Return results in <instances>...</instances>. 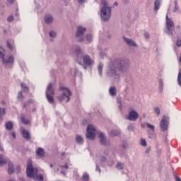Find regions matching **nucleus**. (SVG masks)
I'll return each mask as SVG.
<instances>
[{"mask_svg": "<svg viewBox=\"0 0 181 181\" xmlns=\"http://www.w3.org/2000/svg\"><path fill=\"white\" fill-rule=\"evenodd\" d=\"M49 36L50 37H56V32L54 31L49 32Z\"/></svg>", "mask_w": 181, "mask_h": 181, "instance_id": "obj_43", "label": "nucleus"}, {"mask_svg": "<svg viewBox=\"0 0 181 181\" xmlns=\"http://www.w3.org/2000/svg\"><path fill=\"white\" fill-rule=\"evenodd\" d=\"M110 136H118L119 135V131L118 130H111L109 132Z\"/></svg>", "mask_w": 181, "mask_h": 181, "instance_id": "obj_25", "label": "nucleus"}, {"mask_svg": "<svg viewBox=\"0 0 181 181\" xmlns=\"http://www.w3.org/2000/svg\"><path fill=\"white\" fill-rule=\"evenodd\" d=\"M59 91H62V94L57 97V99L60 103L65 101L69 103L70 101V98L71 97V91L67 87H60Z\"/></svg>", "mask_w": 181, "mask_h": 181, "instance_id": "obj_3", "label": "nucleus"}, {"mask_svg": "<svg viewBox=\"0 0 181 181\" xmlns=\"http://www.w3.org/2000/svg\"><path fill=\"white\" fill-rule=\"evenodd\" d=\"M13 16H9L8 18H7V22H13Z\"/></svg>", "mask_w": 181, "mask_h": 181, "instance_id": "obj_42", "label": "nucleus"}, {"mask_svg": "<svg viewBox=\"0 0 181 181\" xmlns=\"http://www.w3.org/2000/svg\"><path fill=\"white\" fill-rule=\"evenodd\" d=\"M117 101L118 104H122L121 98H117Z\"/></svg>", "mask_w": 181, "mask_h": 181, "instance_id": "obj_53", "label": "nucleus"}, {"mask_svg": "<svg viewBox=\"0 0 181 181\" xmlns=\"http://www.w3.org/2000/svg\"><path fill=\"white\" fill-rule=\"evenodd\" d=\"M61 168H62L63 169H69V165L66 163L64 165H62Z\"/></svg>", "mask_w": 181, "mask_h": 181, "instance_id": "obj_48", "label": "nucleus"}, {"mask_svg": "<svg viewBox=\"0 0 181 181\" xmlns=\"http://www.w3.org/2000/svg\"><path fill=\"white\" fill-rule=\"evenodd\" d=\"M27 102L29 103V104H32V103H35V100L33 99H30Z\"/></svg>", "mask_w": 181, "mask_h": 181, "instance_id": "obj_50", "label": "nucleus"}, {"mask_svg": "<svg viewBox=\"0 0 181 181\" xmlns=\"http://www.w3.org/2000/svg\"><path fill=\"white\" fill-rule=\"evenodd\" d=\"M175 6L173 12H177L179 11V5L177 4V0L174 1Z\"/></svg>", "mask_w": 181, "mask_h": 181, "instance_id": "obj_31", "label": "nucleus"}, {"mask_svg": "<svg viewBox=\"0 0 181 181\" xmlns=\"http://www.w3.org/2000/svg\"><path fill=\"white\" fill-rule=\"evenodd\" d=\"M127 129H128V131H132V132H134V126L130 125L127 127Z\"/></svg>", "mask_w": 181, "mask_h": 181, "instance_id": "obj_44", "label": "nucleus"}, {"mask_svg": "<svg viewBox=\"0 0 181 181\" xmlns=\"http://www.w3.org/2000/svg\"><path fill=\"white\" fill-rule=\"evenodd\" d=\"M18 98L19 100H23V95L22 94V90L18 92Z\"/></svg>", "mask_w": 181, "mask_h": 181, "instance_id": "obj_40", "label": "nucleus"}, {"mask_svg": "<svg viewBox=\"0 0 181 181\" xmlns=\"http://www.w3.org/2000/svg\"><path fill=\"white\" fill-rule=\"evenodd\" d=\"M76 141L77 144H82L83 142H84V139H83V137H81V136L80 135H76Z\"/></svg>", "mask_w": 181, "mask_h": 181, "instance_id": "obj_30", "label": "nucleus"}, {"mask_svg": "<svg viewBox=\"0 0 181 181\" xmlns=\"http://www.w3.org/2000/svg\"><path fill=\"white\" fill-rule=\"evenodd\" d=\"M7 1L8 2V4H13V2H15V0H7Z\"/></svg>", "mask_w": 181, "mask_h": 181, "instance_id": "obj_56", "label": "nucleus"}, {"mask_svg": "<svg viewBox=\"0 0 181 181\" xmlns=\"http://www.w3.org/2000/svg\"><path fill=\"white\" fill-rule=\"evenodd\" d=\"M159 88H160V92L162 93L163 91V81L162 79H160L158 81Z\"/></svg>", "mask_w": 181, "mask_h": 181, "instance_id": "obj_32", "label": "nucleus"}, {"mask_svg": "<svg viewBox=\"0 0 181 181\" xmlns=\"http://www.w3.org/2000/svg\"><path fill=\"white\" fill-rule=\"evenodd\" d=\"M33 179H35V180H37V181L44 180L43 175H42V174H36L35 176L33 177Z\"/></svg>", "mask_w": 181, "mask_h": 181, "instance_id": "obj_27", "label": "nucleus"}, {"mask_svg": "<svg viewBox=\"0 0 181 181\" xmlns=\"http://www.w3.org/2000/svg\"><path fill=\"white\" fill-rule=\"evenodd\" d=\"M166 28L167 30L165 31V33L168 35H170L171 36H173V30H175V23H173V21L166 16Z\"/></svg>", "mask_w": 181, "mask_h": 181, "instance_id": "obj_7", "label": "nucleus"}, {"mask_svg": "<svg viewBox=\"0 0 181 181\" xmlns=\"http://www.w3.org/2000/svg\"><path fill=\"white\" fill-rule=\"evenodd\" d=\"M0 59H1L3 64H13L15 62L13 56H6L2 51H0Z\"/></svg>", "mask_w": 181, "mask_h": 181, "instance_id": "obj_8", "label": "nucleus"}, {"mask_svg": "<svg viewBox=\"0 0 181 181\" xmlns=\"http://www.w3.org/2000/svg\"><path fill=\"white\" fill-rule=\"evenodd\" d=\"M101 5H103L100 11L101 19L104 22H107L111 18V7L107 6L105 0L101 1Z\"/></svg>", "mask_w": 181, "mask_h": 181, "instance_id": "obj_2", "label": "nucleus"}, {"mask_svg": "<svg viewBox=\"0 0 181 181\" xmlns=\"http://www.w3.org/2000/svg\"><path fill=\"white\" fill-rule=\"evenodd\" d=\"M5 127L8 131H12V129H13V123H12V122H8L6 123Z\"/></svg>", "mask_w": 181, "mask_h": 181, "instance_id": "obj_24", "label": "nucleus"}, {"mask_svg": "<svg viewBox=\"0 0 181 181\" xmlns=\"http://www.w3.org/2000/svg\"><path fill=\"white\" fill-rule=\"evenodd\" d=\"M19 180L20 181H25V180H23V178H20Z\"/></svg>", "mask_w": 181, "mask_h": 181, "instance_id": "obj_63", "label": "nucleus"}, {"mask_svg": "<svg viewBox=\"0 0 181 181\" xmlns=\"http://www.w3.org/2000/svg\"><path fill=\"white\" fill-rule=\"evenodd\" d=\"M84 40V37H81V39L78 40V42H83Z\"/></svg>", "mask_w": 181, "mask_h": 181, "instance_id": "obj_61", "label": "nucleus"}, {"mask_svg": "<svg viewBox=\"0 0 181 181\" xmlns=\"http://www.w3.org/2000/svg\"><path fill=\"white\" fill-rule=\"evenodd\" d=\"M140 145H141V146H146L148 145V144L146 143V140H145L144 139H141Z\"/></svg>", "mask_w": 181, "mask_h": 181, "instance_id": "obj_36", "label": "nucleus"}, {"mask_svg": "<svg viewBox=\"0 0 181 181\" xmlns=\"http://www.w3.org/2000/svg\"><path fill=\"white\" fill-rule=\"evenodd\" d=\"M98 135L100 139L101 145H103L104 146H108V145H110V143L107 141V137L104 133L100 132Z\"/></svg>", "mask_w": 181, "mask_h": 181, "instance_id": "obj_12", "label": "nucleus"}, {"mask_svg": "<svg viewBox=\"0 0 181 181\" xmlns=\"http://www.w3.org/2000/svg\"><path fill=\"white\" fill-rule=\"evenodd\" d=\"M122 108V103L119 104V110H121Z\"/></svg>", "mask_w": 181, "mask_h": 181, "instance_id": "obj_58", "label": "nucleus"}, {"mask_svg": "<svg viewBox=\"0 0 181 181\" xmlns=\"http://www.w3.org/2000/svg\"><path fill=\"white\" fill-rule=\"evenodd\" d=\"M83 68L86 69L87 67H90V66H93L94 64V60L90 57L88 55H85L82 57Z\"/></svg>", "mask_w": 181, "mask_h": 181, "instance_id": "obj_9", "label": "nucleus"}, {"mask_svg": "<svg viewBox=\"0 0 181 181\" xmlns=\"http://www.w3.org/2000/svg\"><path fill=\"white\" fill-rule=\"evenodd\" d=\"M36 155L38 158H44L45 157V149L43 148H38L35 151Z\"/></svg>", "mask_w": 181, "mask_h": 181, "instance_id": "obj_16", "label": "nucleus"}, {"mask_svg": "<svg viewBox=\"0 0 181 181\" xmlns=\"http://www.w3.org/2000/svg\"><path fill=\"white\" fill-rule=\"evenodd\" d=\"M177 82L179 86H181V72L180 71L177 76Z\"/></svg>", "mask_w": 181, "mask_h": 181, "instance_id": "obj_39", "label": "nucleus"}, {"mask_svg": "<svg viewBox=\"0 0 181 181\" xmlns=\"http://www.w3.org/2000/svg\"><path fill=\"white\" fill-rule=\"evenodd\" d=\"M11 136H13V138L15 139V138H16V134L15 132H12Z\"/></svg>", "mask_w": 181, "mask_h": 181, "instance_id": "obj_54", "label": "nucleus"}, {"mask_svg": "<svg viewBox=\"0 0 181 181\" xmlns=\"http://www.w3.org/2000/svg\"><path fill=\"white\" fill-rule=\"evenodd\" d=\"M103 67H104V64L100 62L98 66V70L99 71L100 76H103Z\"/></svg>", "mask_w": 181, "mask_h": 181, "instance_id": "obj_29", "label": "nucleus"}, {"mask_svg": "<svg viewBox=\"0 0 181 181\" xmlns=\"http://www.w3.org/2000/svg\"><path fill=\"white\" fill-rule=\"evenodd\" d=\"M131 66L129 59L127 58H117L110 62L106 71L107 78H110L112 83L121 81V74L127 73Z\"/></svg>", "mask_w": 181, "mask_h": 181, "instance_id": "obj_1", "label": "nucleus"}, {"mask_svg": "<svg viewBox=\"0 0 181 181\" xmlns=\"http://www.w3.org/2000/svg\"><path fill=\"white\" fill-rule=\"evenodd\" d=\"M45 22L47 25H49L50 23H52V22H53V16L50 15V14H46L45 16Z\"/></svg>", "mask_w": 181, "mask_h": 181, "instance_id": "obj_17", "label": "nucleus"}, {"mask_svg": "<svg viewBox=\"0 0 181 181\" xmlns=\"http://www.w3.org/2000/svg\"><path fill=\"white\" fill-rule=\"evenodd\" d=\"M139 117L138 112L132 110L129 112V115L126 117L129 121H136Z\"/></svg>", "mask_w": 181, "mask_h": 181, "instance_id": "obj_10", "label": "nucleus"}, {"mask_svg": "<svg viewBox=\"0 0 181 181\" xmlns=\"http://www.w3.org/2000/svg\"><path fill=\"white\" fill-rule=\"evenodd\" d=\"M176 30H180V25H177L176 27Z\"/></svg>", "mask_w": 181, "mask_h": 181, "instance_id": "obj_60", "label": "nucleus"}, {"mask_svg": "<svg viewBox=\"0 0 181 181\" xmlns=\"http://www.w3.org/2000/svg\"><path fill=\"white\" fill-rule=\"evenodd\" d=\"M78 2H80V4H83L86 2V0H78Z\"/></svg>", "mask_w": 181, "mask_h": 181, "instance_id": "obj_59", "label": "nucleus"}, {"mask_svg": "<svg viewBox=\"0 0 181 181\" xmlns=\"http://www.w3.org/2000/svg\"><path fill=\"white\" fill-rule=\"evenodd\" d=\"M38 170L36 168H33V163L32 160L29 159L27 163L26 173L28 177L30 179L35 177L37 175Z\"/></svg>", "mask_w": 181, "mask_h": 181, "instance_id": "obj_4", "label": "nucleus"}, {"mask_svg": "<svg viewBox=\"0 0 181 181\" xmlns=\"http://www.w3.org/2000/svg\"><path fill=\"white\" fill-rule=\"evenodd\" d=\"M90 179V175H88V174H84L82 176V180L83 181H88Z\"/></svg>", "mask_w": 181, "mask_h": 181, "instance_id": "obj_34", "label": "nucleus"}, {"mask_svg": "<svg viewBox=\"0 0 181 181\" xmlns=\"http://www.w3.org/2000/svg\"><path fill=\"white\" fill-rule=\"evenodd\" d=\"M100 162H101L102 163H104L106 162L107 158H106L105 156H102L100 157Z\"/></svg>", "mask_w": 181, "mask_h": 181, "instance_id": "obj_41", "label": "nucleus"}, {"mask_svg": "<svg viewBox=\"0 0 181 181\" xmlns=\"http://www.w3.org/2000/svg\"><path fill=\"white\" fill-rule=\"evenodd\" d=\"M21 134L23 135V137L25 138V139H31L30 133H29L28 131H26V129H22Z\"/></svg>", "mask_w": 181, "mask_h": 181, "instance_id": "obj_18", "label": "nucleus"}, {"mask_svg": "<svg viewBox=\"0 0 181 181\" xmlns=\"http://www.w3.org/2000/svg\"><path fill=\"white\" fill-rule=\"evenodd\" d=\"M154 112L158 116L160 115V109L158 107L154 108Z\"/></svg>", "mask_w": 181, "mask_h": 181, "instance_id": "obj_38", "label": "nucleus"}, {"mask_svg": "<svg viewBox=\"0 0 181 181\" xmlns=\"http://www.w3.org/2000/svg\"><path fill=\"white\" fill-rule=\"evenodd\" d=\"M109 94L111 97H115V95H117V88L115 86L110 87Z\"/></svg>", "mask_w": 181, "mask_h": 181, "instance_id": "obj_19", "label": "nucleus"}, {"mask_svg": "<svg viewBox=\"0 0 181 181\" xmlns=\"http://www.w3.org/2000/svg\"><path fill=\"white\" fill-rule=\"evenodd\" d=\"M176 45L177 46V47H181V40H177Z\"/></svg>", "mask_w": 181, "mask_h": 181, "instance_id": "obj_45", "label": "nucleus"}, {"mask_svg": "<svg viewBox=\"0 0 181 181\" xmlns=\"http://www.w3.org/2000/svg\"><path fill=\"white\" fill-rule=\"evenodd\" d=\"M86 138L90 141H94V139H95V134L97 132V129L94 125L88 124L86 129Z\"/></svg>", "mask_w": 181, "mask_h": 181, "instance_id": "obj_6", "label": "nucleus"}, {"mask_svg": "<svg viewBox=\"0 0 181 181\" xmlns=\"http://www.w3.org/2000/svg\"><path fill=\"white\" fill-rule=\"evenodd\" d=\"M5 114H6L5 108L0 107V124H1V122H2V120L4 119V118L2 117H4V115H5Z\"/></svg>", "mask_w": 181, "mask_h": 181, "instance_id": "obj_28", "label": "nucleus"}, {"mask_svg": "<svg viewBox=\"0 0 181 181\" xmlns=\"http://www.w3.org/2000/svg\"><path fill=\"white\" fill-rule=\"evenodd\" d=\"M21 122L23 124H25V125H28L29 124V121L26 119L25 117H21Z\"/></svg>", "mask_w": 181, "mask_h": 181, "instance_id": "obj_35", "label": "nucleus"}, {"mask_svg": "<svg viewBox=\"0 0 181 181\" xmlns=\"http://www.w3.org/2000/svg\"><path fill=\"white\" fill-rule=\"evenodd\" d=\"M7 47H8V49H11L12 50V45H11V43L9 42L7 43Z\"/></svg>", "mask_w": 181, "mask_h": 181, "instance_id": "obj_52", "label": "nucleus"}, {"mask_svg": "<svg viewBox=\"0 0 181 181\" xmlns=\"http://www.w3.org/2000/svg\"><path fill=\"white\" fill-rule=\"evenodd\" d=\"M86 39L87 40V42H92L93 41V35H91V34H88L86 35Z\"/></svg>", "mask_w": 181, "mask_h": 181, "instance_id": "obj_37", "label": "nucleus"}, {"mask_svg": "<svg viewBox=\"0 0 181 181\" xmlns=\"http://www.w3.org/2000/svg\"><path fill=\"white\" fill-rule=\"evenodd\" d=\"M8 163V159L4 158V156L0 154V166L2 167L4 165H6Z\"/></svg>", "mask_w": 181, "mask_h": 181, "instance_id": "obj_21", "label": "nucleus"}, {"mask_svg": "<svg viewBox=\"0 0 181 181\" xmlns=\"http://www.w3.org/2000/svg\"><path fill=\"white\" fill-rule=\"evenodd\" d=\"M114 5L115 6H118V2H115Z\"/></svg>", "mask_w": 181, "mask_h": 181, "instance_id": "obj_62", "label": "nucleus"}, {"mask_svg": "<svg viewBox=\"0 0 181 181\" xmlns=\"http://www.w3.org/2000/svg\"><path fill=\"white\" fill-rule=\"evenodd\" d=\"M96 172H99V173H101V169H100V167H98V165H96Z\"/></svg>", "mask_w": 181, "mask_h": 181, "instance_id": "obj_47", "label": "nucleus"}, {"mask_svg": "<svg viewBox=\"0 0 181 181\" xmlns=\"http://www.w3.org/2000/svg\"><path fill=\"white\" fill-rule=\"evenodd\" d=\"M74 53L77 57L76 62H78V64H80V62H81V57H83V52H81L80 47H76Z\"/></svg>", "mask_w": 181, "mask_h": 181, "instance_id": "obj_13", "label": "nucleus"}, {"mask_svg": "<svg viewBox=\"0 0 181 181\" xmlns=\"http://www.w3.org/2000/svg\"><path fill=\"white\" fill-rule=\"evenodd\" d=\"M168 119H169V117L168 116H163L162 117L161 122L160 123V127L163 132H165V131L168 129Z\"/></svg>", "mask_w": 181, "mask_h": 181, "instance_id": "obj_11", "label": "nucleus"}, {"mask_svg": "<svg viewBox=\"0 0 181 181\" xmlns=\"http://www.w3.org/2000/svg\"><path fill=\"white\" fill-rule=\"evenodd\" d=\"M175 181H181V179H180V177H177V176H175Z\"/></svg>", "mask_w": 181, "mask_h": 181, "instance_id": "obj_55", "label": "nucleus"}, {"mask_svg": "<svg viewBox=\"0 0 181 181\" xmlns=\"http://www.w3.org/2000/svg\"><path fill=\"white\" fill-rule=\"evenodd\" d=\"M123 39L127 45H128L129 46H131L132 47H138V45L132 39L127 38L125 37H123Z\"/></svg>", "mask_w": 181, "mask_h": 181, "instance_id": "obj_15", "label": "nucleus"}, {"mask_svg": "<svg viewBox=\"0 0 181 181\" xmlns=\"http://www.w3.org/2000/svg\"><path fill=\"white\" fill-rule=\"evenodd\" d=\"M144 37H145V39H149V33H146L144 34Z\"/></svg>", "mask_w": 181, "mask_h": 181, "instance_id": "obj_49", "label": "nucleus"}, {"mask_svg": "<svg viewBox=\"0 0 181 181\" xmlns=\"http://www.w3.org/2000/svg\"><path fill=\"white\" fill-rule=\"evenodd\" d=\"M15 16H19V13H16L15 14Z\"/></svg>", "mask_w": 181, "mask_h": 181, "instance_id": "obj_64", "label": "nucleus"}, {"mask_svg": "<svg viewBox=\"0 0 181 181\" xmlns=\"http://www.w3.org/2000/svg\"><path fill=\"white\" fill-rule=\"evenodd\" d=\"M160 2H162V0H155L154 11L156 12H158V11H159V8H160Z\"/></svg>", "mask_w": 181, "mask_h": 181, "instance_id": "obj_20", "label": "nucleus"}, {"mask_svg": "<svg viewBox=\"0 0 181 181\" xmlns=\"http://www.w3.org/2000/svg\"><path fill=\"white\" fill-rule=\"evenodd\" d=\"M15 172V168H13V164L12 163H8V175H12Z\"/></svg>", "mask_w": 181, "mask_h": 181, "instance_id": "obj_22", "label": "nucleus"}, {"mask_svg": "<svg viewBox=\"0 0 181 181\" xmlns=\"http://www.w3.org/2000/svg\"><path fill=\"white\" fill-rule=\"evenodd\" d=\"M54 89H53V83H49L46 91V98L49 104L54 103Z\"/></svg>", "mask_w": 181, "mask_h": 181, "instance_id": "obj_5", "label": "nucleus"}, {"mask_svg": "<svg viewBox=\"0 0 181 181\" xmlns=\"http://www.w3.org/2000/svg\"><path fill=\"white\" fill-rule=\"evenodd\" d=\"M28 105H29V102L28 101L25 102L23 105V108H26V107H28Z\"/></svg>", "mask_w": 181, "mask_h": 181, "instance_id": "obj_46", "label": "nucleus"}, {"mask_svg": "<svg viewBox=\"0 0 181 181\" xmlns=\"http://www.w3.org/2000/svg\"><path fill=\"white\" fill-rule=\"evenodd\" d=\"M21 87L24 93H29V86H27L26 83H22Z\"/></svg>", "mask_w": 181, "mask_h": 181, "instance_id": "obj_26", "label": "nucleus"}, {"mask_svg": "<svg viewBox=\"0 0 181 181\" xmlns=\"http://www.w3.org/2000/svg\"><path fill=\"white\" fill-rule=\"evenodd\" d=\"M16 171H17L18 173H19V172H21V166L18 165L16 167Z\"/></svg>", "mask_w": 181, "mask_h": 181, "instance_id": "obj_51", "label": "nucleus"}, {"mask_svg": "<svg viewBox=\"0 0 181 181\" xmlns=\"http://www.w3.org/2000/svg\"><path fill=\"white\" fill-rule=\"evenodd\" d=\"M146 125L147 128H148L149 129H151V131L153 132H155V126H153L149 123H146Z\"/></svg>", "mask_w": 181, "mask_h": 181, "instance_id": "obj_33", "label": "nucleus"}, {"mask_svg": "<svg viewBox=\"0 0 181 181\" xmlns=\"http://www.w3.org/2000/svg\"><path fill=\"white\" fill-rule=\"evenodd\" d=\"M122 148H124V149H125V148H127V143L123 144Z\"/></svg>", "mask_w": 181, "mask_h": 181, "instance_id": "obj_57", "label": "nucleus"}, {"mask_svg": "<svg viewBox=\"0 0 181 181\" xmlns=\"http://www.w3.org/2000/svg\"><path fill=\"white\" fill-rule=\"evenodd\" d=\"M124 168H125L124 163L118 162L116 164V169H117V170H123Z\"/></svg>", "mask_w": 181, "mask_h": 181, "instance_id": "obj_23", "label": "nucleus"}, {"mask_svg": "<svg viewBox=\"0 0 181 181\" xmlns=\"http://www.w3.org/2000/svg\"><path fill=\"white\" fill-rule=\"evenodd\" d=\"M86 28H83V26H78L77 31L76 33V37H81L83 35H84L85 32H86Z\"/></svg>", "mask_w": 181, "mask_h": 181, "instance_id": "obj_14", "label": "nucleus"}]
</instances>
